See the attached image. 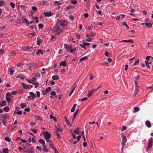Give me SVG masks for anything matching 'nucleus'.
<instances>
[{"instance_id": "1", "label": "nucleus", "mask_w": 153, "mask_h": 153, "mask_svg": "<svg viewBox=\"0 0 153 153\" xmlns=\"http://www.w3.org/2000/svg\"><path fill=\"white\" fill-rule=\"evenodd\" d=\"M53 30L55 35H57L61 33L62 30L58 25L54 26L53 28Z\"/></svg>"}, {"instance_id": "2", "label": "nucleus", "mask_w": 153, "mask_h": 153, "mask_svg": "<svg viewBox=\"0 0 153 153\" xmlns=\"http://www.w3.org/2000/svg\"><path fill=\"white\" fill-rule=\"evenodd\" d=\"M58 22L60 25L63 27H65L68 25V23L65 20H59Z\"/></svg>"}, {"instance_id": "3", "label": "nucleus", "mask_w": 153, "mask_h": 153, "mask_svg": "<svg viewBox=\"0 0 153 153\" xmlns=\"http://www.w3.org/2000/svg\"><path fill=\"white\" fill-rule=\"evenodd\" d=\"M33 47V46H31L30 47L29 46H27L26 47L22 46V49L24 51H30V49L32 48Z\"/></svg>"}, {"instance_id": "4", "label": "nucleus", "mask_w": 153, "mask_h": 153, "mask_svg": "<svg viewBox=\"0 0 153 153\" xmlns=\"http://www.w3.org/2000/svg\"><path fill=\"white\" fill-rule=\"evenodd\" d=\"M9 117L7 114H0V120H6V118L9 119Z\"/></svg>"}, {"instance_id": "5", "label": "nucleus", "mask_w": 153, "mask_h": 153, "mask_svg": "<svg viewBox=\"0 0 153 153\" xmlns=\"http://www.w3.org/2000/svg\"><path fill=\"white\" fill-rule=\"evenodd\" d=\"M152 137H151L150 139H149L148 140L147 147H148L149 149H150L152 147Z\"/></svg>"}, {"instance_id": "6", "label": "nucleus", "mask_w": 153, "mask_h": 153, "mask_svg": "<svg viewBox=\"0 0 153 153\" xmlns=\"http://www.w3.org/2000/svg\"><path fill=\"white\" fill-rule=\"evenodd\" d=\"M21 84L23 88L27 89H30L31 88L33 87L32 85H26L23 82Z\"/></svg>"}, {"instance_id": "7", "label": "nucleus", "mask_w": 153, "mask_h": 153, "mask_svg": "<svg viewBox=\"0 0 153 153\" xmlns=\"http://www.w3.org/2000/svg\"><path fill=\"white\" fill-rule=\"evenodd\" d=\"M122 136L123 137V138H122V140L121 142V144L122 145V146H124L125 145V143L127 141V139L126 137L123 135H122Z\"/></svg>"}, {"instance_id": "8", "label": "nucleus", "mask_w": 153, "mask_h": 153, "mask_svg": "<svg viewBox=\"0 0 153 153\" xmlns=\"http://www.w3.org/2000/svg\"><path fill=\"white\" fill-rule=\"evenodd\" d=\"M10 94L9 92H8L6 95V100L8 102H10L11 100V98L8 96H10Z\"/></svg>"}, {"instance_id": "9", "label": "nucleus", "mask_w": 153, "mask_h": 153, "mask_svg": "<svg viewBox=\"0 0 153 153\" xmlns=\"http://www.w3.org/2000/svg\"><path fill=\"white\" fill-rule=\"evenodd\" d=\"M45 139H49L51 137L50 133L48 131H46L44 133Z\"/></svg>"}, {"instance_id": "10", "label": "nucleus", "mask_w": 153, "mask_h": 153, "mask_svg": "<svg viewBox=\"0 0 153 153\" xmlns=\"http://www.w3.org/2000/svg\"><path fill=\"white\" fill-rule=\"evenodd\" d=\"M44 14L45 16L47 17L51 16L53 15L52 13L51 12H45Z\"/></svg>"}, {"instance_id": "11", "label": "nucleus", "mask_w": 153, "mask_h": 153, "mask_svg": "<svg viewBox=\"0 0 153 153\" xmlns=\"http://www.w3.org/2000/svg\"><path fill=\"white\" fill-rule=\"evenodd\" d=\"M52 78L54 80H57L59 79L58 76L57 75L52 76Z\"/></svg>"}, {"instance_id": "12", "label": "nucleus", "mask_w": 153, "mask_h": 153, "mask_svg": "<svg viewBox=\"0 0 153 153\" xmlns=\"http://www.w3.org/2000/svg\"><path fill=\"white\" fill-rule=\"evenodd\" d=\"M146 126L148 128H150L151 127V124L149 121H147L146 122Z\"/></svg>"}, {"instance_id": "13", "label": "nucleus", "mask_w": 153, "mask_h": 153, "mask_svg": "<svg viewBox=\"0 0 153 153\" xmlns=\"http://www.w3.org/2000/svg\"><path fill=\"white\" fill-rule=\"evenodd\" d=\"M139 87H135V89L134 91V95L135 96L139 92Z\"/></svg>"}, {"instance_id": "14", "label": "nucleus", "mask_w": 153, "mask_h": 153, "mask_svg": "<svg viewBox=\"0 0 153 153\" xmlns=\"http://www.w3.org/2000/svg\"><path fill=\"white\" fill-rule=\"evenodd\" d=\"M39 142L42 144V147H44L45 145V141L43 139H40L39 140Z\"/></svg>"}, {"instance_id": "15", "label": "nucleus", "mask_w": 153, "mask_h": 153, "mask_svg": "<svg viewBox=\"0 0 153 153\" xmlns=\"http://www.w3.org/2000/svg\"><path fill=\"white\" fill-rule=\"evenodd\" d=\"M29 94L31 96V97H32V99H33L34 98L36 97V95L32 92H30ZM30 96H28V97H30Z\"/></svg>"}, {"instance_id": "16", "label": "nucleus", "mask_w": 153, "mask_h": 153, "mask_svg": "<svg viewBox=\"0 0 153 153\" xmlns=\"http://www.w3.org/2000/svg\"><path fill=\"white\" fill-rule=\"evenodd\" d=\"M79 110L78 109L75 112L74 114V115L73 117L72 118V120L74 121V120L75 119L76 116L78 113V111H79Z\"/></svg>"}, {"instance_id": "17", "label": "nucleus", "mask_w": 153, "mask_h": 153, "mask_svg": "<svg viewBox=\"0 0 153 153\" xmlns=\"http://www.w3.org/2000/svg\"><path fill=\"white\" fill-rule=\"evenodd\" d=\"M76 105H77L76 103H75L74 104V105L72 107V108L71 110V112H73L74 111L75 108L76 106Z\"/></svg>"}, {"instance_id": "18", "label": "nucleus", "mask_w": 153, "mask_h": 153, "mask_svg": "<svg viewBox=\"0 0 153 153\" xmlns=\"http://www.w3.org/2000/svg\"><path fill=\"white\" fill-rule=\"evenodd\" d=\"M37 65L35 63H33L31 65L30 67L33 69H35L37 67Z\"/></svg>"}, {"instance_id": "19", "label": "nucleus", "mask_w": 153, "mask_h": 153, "mask_svg": "<svg viewBox=\"0 0 153 153\" xmlns=\"http://www.w3.org/2000/svg\"><path fill=\"white\" fill-rule=\"evenodd\" d=\"M121 42H133L132 41L131 39L123 40L121 41Z\"/></svg>"}, {"instance_id": "20", "label": "nucleus", "mask_w": 153, "mask_h": 153, "mask_svg": "<svg viewBox=\"0 0 153 153\" xmlns=\"http://www.w3.org/2000/svg\"><path fill=\"white\" fill-rule=\"evenodd\" d=\"M67 64L65 61H63L62 62L60 63V65H62L64 66H66Z\"/></svg>"}, {"instance_id": "21", "label": "nucleus", "mask_w": 153, "mask_h": 153, "mask_svg": "<svg viewBox=\"0 0 153 153\" xmlns=\"http://www.w3.org/2000/svg\"><path fill=\"white\" fill-rule=\"evenodd\" d=\"M3 110L5 112H8L9 111V108L8 106H5L4 107Z\"/></svg>"}, {"instance_id": "22", "label": "nucleus", "mask_w": 153, "mask_h": 153, "mask_svg": "<svg viewBox=\"0 0 153 153\" xmlns=\"http://www.w3.org/2000/svg\"><path fill=\"white\" fill-rule=\"evenodd\" d=\"M134 112H135V113L138 112L140 110V108L138 107H134Z\"/></svg>"}, {"instance_id": "23", "label": "nucleus", "mask_w": 153, "mask_h": 153, "mask_svg": "<svg viewBox=\"0 0 153 153\" xmlns=\"http://www.w3.org/2000/svg\"><path fill=\"white\" fill-rule=\"evenodd\" d=\"M145 25H146V26L148 28L151 27H152V24L150 23H145Z\"/></svg>"}, {"instance_id": "24", "label": "nucleus", "mask_w": 153, "mask_h": 153, "mask_svg": "<svg viewBox=\"0 0 153 153\" xmlns=\"http://www.w3.org/2000/svg\"><path fill=\"white\" fill-rule=\"evenodd\" d=\"M2 153H9V150L8 148H5L3 149Z\"/></svg>"}, {"instance_id": "25", "label": "nucleus", "mask_w": 153, "mask_h": 153, "mask_svg": "<svg viewBox=\"0 0 153 153\" xmlns=\"http://www.w3.org/2000/svg\"><path fill=\"white\" fill-rule=\"evenodd\" d=\"M79 128H78L76 129H74V133L76 134H79Z\"/></svg>"}, {"instance_id": "26", "label": "nucleus", "mask_w": 153, "mask_h": 153, "mask_svg": "<svg viewBox=\"0 0 153 153\" xmlns=\"http://www.w3.org/2000/svg\"><path fill=\"white\" fill-rule=\"evenodd\" d=\"M36 34V33L35 32H33L29 34H28V36L29 37H32L33 36H35Z\"/></svg>"}, {"instance_id": "27", "label": "nucleus", "mask_w": 153, "mask_h": 153, "mask_svg": "<svg viewBox=\"0 0 153 153\" xmlns=\"http://www.w3.org/2000/svg\"><path fill=\"white\" fill-rule=\"evenodd\" d=\"M8 71H9L10 74L11 75H12L14 72L13 70L10 68H9L8 69Z\"/></svg>"}, {"instance_id": "28", "label": "nucleus", "mask_w": 153, "mask_h": 153, "mask_svg": "<svg viewBox=\"0 0 153 153\" xmlns=\"http://www.w3.org/2000/svg\"><path fill=\"white\" fill-rule=\"evenodd\" d=\"M88 59L87 56H84L81 58L79 60V61H82L87 60Z\"/></svg>"}, {"instance_id": "29", "label": "nucleus", "mask_w": 153, "mask_h": 153, "mask_svg": "<svg viewBox=\"0 0 153 153\" xmlns=\"http://www.w3.org/2000/svg\"><path fill=\"white\" fill-rule=\"evenodd\" d=\"M6 102L5 100L1 102L0 103V105L1 106H3L5 105Z\"/></svg>"}, {"instance_id": "30", "label": "nucleus", "mask_w": 153, "mask_h": 153, "mask_svg": "<svg viewBox=\"0 0 153 153\" xmlns=\"http://www.w3.org/2000/svg\"><path fill=\"white\" fill-rule=\"evenodd\" d=\"M93 91H88V94L87 95L88 97H89L93 94Z\"/></svg>"}, {"instance_id": "31", "label": "nucleus", "mask_w": 153, "mask_h": 153, "mask_svg": "<svg viewBox=\"0 0 153 153\" xmlns=\"http://www.w3.org/2000/svg\"><path fill=\"white\" fill-rule=\"evenodd\" d=\"M20 106L22 108H24L26 107V104L25 103H22L20 104Z\"/></svg>"}, {"instance_id": "32", "label": "nucleus", "mask_w": 153, "mask_h": 153, "mask_svg": "<svg viewBox=\"0 0 153 153\" xmlns=\"http://www.w3.org/2000/svg\"><path fill=\"white\" fill-rule=\"evenodd\" d=\"M45 53L44 51L42 50L41 49H39V55L40 54H43Z\"/></svg>"}, {"instance_id": "33", "label": "nucleus", "mask_w": 153, "mask_h": 153, "mask_svg": "<svg viewBox=\"0 0 153 153\" xmlns=\"http://www.w3.org/2000/svg\"><path fill=\"white\" fill-rule=\"evenodd\" d=\"M71 2L74 5H75L77 3V1L76 0H71Z\"/></svg>"}, {"instance_id": "34", "label": "nucleus", "mask_w": 153, "mask_h": 153, "mask_svg": "<svg viewBox=\"0 0 153 153\" xmlns=\"http://www.w3.org/2000/svg\"><path fill=\"white\" fill-rule=\"evenodd\" d=\"M10 5L13 8H14L15 7V4L13 2H11L10 3Z\"/></svg>"}, {"instance_id": "35", "label": "nucleus", "mask_w": 153, "mask_h": 153, "mask_svg": "<svg viewBox=\"0 0 153 153\" xmlns=\"http://www.w3.org/2000/svg\"><path fill=\"white\" fill-rule=\"evenodd\" d=\"M76 50V48H74L72 49H71L70 50V52L71 53H73L74 51H75Z\"/></svg>"}, {"instance_id": "36", "label": "nucleus", "mask_w": 153, "mask_h": 153, "mask_svg": "<svg viewBox=\"0 0 153 153\" xmlns=\"http://www.w3.org/2000/svg\"><path fill=\"white\" fill-rule=\"evenodd\" d=\"M15 113H16V112H14V114H15ZM16 113L17 114V115H22V111H18V112H16Z\"/></svg>"}, {"instance_id": "37", "label": "nucleus", "mask_w": 153, "mask_h": 153, "mask_svg": "<svg viewBox=\"0 0 153 153\" xmlns=\"http://www.w3.org/2000/svg\"><path fill=\"white\" fill-rule=\"evenodd\" d=\"M36 123L35 122H31L29 123V125L31 126H34L36 124Z\"/></svg>"}, {"instance_id": "38", "label": "nucleus", "mask_w": 153, "mask_h": 153, "mask_svg": "<svg viewBox=\"0 0 153 153\" xmlns=\"http://www.w3.org/2000/svg\"><path fill=\"white\" fill-rule=\"evenodd\" d=\"M44 27V25L41 23L39 24V29H41L42 28Z\"/></svg>"}, {"instance_id": "39", "label": "nucleus", "mask_w": 153, "mask_h": 153, "mask_svg": "<svg viewBox=\"0 0 153 153\" xmlns=\"http://www.w3.org/2000/svg\"><path fill=\"white\" fill-rule=\"evenodd\" d=\"M4 139L5 140L7 141L8 142H10L11 141V139L8 137H5Z\"/></svg>"}, {"instance_id": "40", "label": "nucleus", "mask_w": 153, "mask_h": 153, "mask_svg": "<svg viewBox=\"0 0 153 153\" xmlns=\"http://www.w3.org/2000/svg\"><path fill=\"white\" fill-rule=\"evenodd\" d=\"M23 150L24 151L28 152V149H27L25 146H24L23 149Z\"/></svg>"}, {"instance_id": "41", "label": "nucleus", "mask_w": 153, "mask_h": 153, "mask_svg": "<svg viewBox=\"0 0 153 153\" xmlns=\"http://www.w3.org/2000/svg\"><path fill=\"white\" fill-rule=\"evenodd\" d=\"M56 129L57 130L56 131H60L62 132V129L61 128H56Z\"/></svg>"}, {"instance_id": "42", "label": "nucleus", "mask_w": 153, "mask_h": 153, "mask_svg": "<svg viewBox=\"0 0 153 153\" xmlns=\"http://www.w3.org/2000/svg\"><path fill=\"white\" fill-rule=\"evenodd\" d=\"M51 90V88L50 87H48L45 89V90L48 93Z\"/></svg>"}, {"instance_id": "43", "label": "nucleus", "mask_w": 153, "mask_h": 153, "mask_svg": "<svg viewBox=\"0 0 153 153\" xmlns=\"http://www.w3.org/2000/svg\"><path fill=\"white\" fill-rule=\"evenodd\" d=\"M145 63L146 65V66L148 68H150L149 63V62L147 61H145Z\"/></svg>"}, {"instance_id": "44", "label": "nucleus", "mask_w": 153, "mask_h": 153, "mask_svg": "<svg viewBox=\"0 0 153 153\" xmlns=\"http://www.w3.org/2000/svg\"><path fill=\"white\" fill-rule=\"evenodd\" d=\"M17 78H19L20 79H22V80L24 79V78L22 76H20V75H18L17 76Z\"/></svg>"}, {"instance_id": "45", "label": "nucleus", "mask_w": 153, "mask_h": 153, "mask_svg": "<svg viewBox=\"0 0 153 153\" xmlns=\"http://www.w3.org/2000/svg\"><path fill=\"white\" fill-rule=\"evenodd\" d=\"M65 121L66 122V123L69 125V123L68 121V119L66 117H65Z\"/></svg>"}, {"instance_id": "46", "label": "nucleus", "mask_w": 153, "mask_h": 153, "mask_svg": "<svg viewBox=\"0 0 153 153\" xmlns=\"http://www.w3.org/2000/svg\"><path fill=\"white\" fill-rule=\"evenodd\" d=\"M110 53H109V52L107 51H106L105 52V55L107 57L109 56L108 55Z\"/></svg>"}, {"instance_id": "47", "label": "nucleus", "mask_w": 153, "mask_h": 153, "mask_svg": "<svg viewBox=\"0 0 153 153\" xmlns=\"http://www.w3.org/2000/svg\"><path fill=\"white\" fill-rule=\"evenodd\" d=\"M126 128V126H123L122 127L121 129V131H123L124 130H125Z\"/></svg>"}, {"instance_id": "48", "label": "nucleus", "mask_w": 153, "mask_h": 153, "mask_svg": "<svg viewBox=\"0 0 153 153\" xmlns=\"http://www.w3.org/2000/svg\"><path fill=\"white\" fill-rule=\"evenodd\" d=\"M4 4V1H0V7L3 5Z\"/></svg>"}, {"instance_id": "49", "label": "nucleus", "mask_w": 153, "mask_h": 153, "mask_svg": "<svg viewBox=\"0 0 153 153\" xmlns=\"http://www.w3.org/2000/svg\"><path fill=\"white\" fill-rule=\"evenodd\" d=\"M26 81L29 83L32 84H34L33 83H32V81L31 79H27L26 80Z\"/></svg>"}, {"instance_id": "50", "label": "nucleus", "mask_w": 153, "mask_h": 153, "mask_svg": "<svg viewBox=\"0 0 153 153\" xmlns=\"http://www.w3.org/2000/svg\"><path fill=\"white\" fill-rule=\"evenodd\" d=\"M51 95L54 96L56 94V93L55 91H52L51 92Z\"/></svg>"}, {"instance_id": "51", "label": "nucleus", "mask_w": 153, "mask_h": 153, "mask_svg": "<svg viewBox=\"0 0 153 153\" xmlns=\"http://www.w3.org/2000/svg\"><path fill=\"white\" fill-rule=\"evenodd\" d=\"M47 93L48 92L45 90H44L42 91V94L44 95H46L47 94Z\"/></svg>"}, {"instance_id": "52", "label": "nucleus", "mask_w": 153, "mask_h": 153, "mask_svg": "<svg viewBox=\"0 0 153 153\" xmlns=\"http://www.w3.org/2000/svg\"><path fill=\"white\" fill-rule=\"evenodd\" d=\"M44 148L43 149V150L44 151V152H48V150L45 148V146H44V147H43Z\"/></svg>"}, {"instance_id": "53", "label": "nucleus", "mask_w": 153, "mask_h": 153, "mask_svg": "<svg viewBox=\"0 0 153 153\" xmlns=\"http://www.w3.org/2000/svg\"><path fill=\"white\" fill-rule=\"evenodd\" d=\"M32 9L34 11H36L37 9V8L35 6H33L32 7Z\"/></svg>"}, {"instance_id": "54", "label": "nucleus", "mask_w": 153, "mask_h": 153, "mask_svg": "<svg viewBox=\"0 0 153 153\" xmlns=\"http://www.w3.org/2000/svg\"><path fill=\"white\" fill-rule=\"evenodd\" d=\"M31 130L35 134L37 132V130L36 129H31Z\"/></svg>"}, {"instance_id": "55", "label": "nucleus", "mask_w": 153, "mask_h": 153, "mask_svg": "<svg viewBox=\"0 0 153 153\" xmlns=\"http://www.w3.org/2000/svg\"><path fill=\"white\" fill-rule=\"evenodd\" d=\"M87 143L86 142H84L83 144V146L84 147H85L87 146Z\"/></svg>"}, {"instance_id": "56", "label": "nucleus", "mask_w": 153, "mask_h": 153, "mask_svg": "<svg viewBox=\"0 0 153 153\" xmlns=\"http://www.w3.org/2000/svg\"><path fill=\"white\" fill-rule=\"evenodd\" d=\"M30 110V108L28 107L26 108L25 109V111L27 112H29Z\"/></svg>"}, {"instance_id": "57", "label": "nucleus", "mask_w": 153, "mask_h": 153, "mask_svg": "<svg viewBox=\"0 0 153 153\" xmlns=\"http://www.w3.org/2000/svg\"><path fill=\"white\" fill-rule=\"evenodd\" d=\"M24 23V22H25V23L26 24H28V22H28V20L26 19H24V21H23V22Z\"/></svg>"}, {"instance_id": "58", "label": "nucleus", "mask_w": 153, "mask_h": 153, "mask_svg": "<svg viewBox=\"0 0 153 153\" xmlns=\"http://www.w3.org/2000/svg\"><path fill=\"white\" fill-rule=\"evenodd\" d=\"M83 44L84 46H88L90 45V43H89L86 42L84 43H83Z\"/></svg>"}, {"instance_id": "59", "label": "nucleus", "mask_w": 153, "mask_h": 153, "mask_svg": "<svg viewBox=\"0 0 153 153\" xmlns=\"http://www.w3.org/2000/svg\"><path fill=\"white\" fill-rule=\"evenodd\" d=\"M137 82H138L137 80H135L134 81V83H135V87H138V84H137Z\"/></svg>"}, {"instance_id": "60", "label": "nucleus", "mask_w": 153, "mask_h": 153, "mask_svg": "<svg viewBox=\"0 0 153 153\" xmlns=\"http://www.w3.org/2000/svg\"><path fill=\"white\" fill-rule=\"evenodd\" d=\"M17 93V92L16 91L11 92V94L13 95H15Z\"/></svg>"}, {"instance_id": "61", "label": "nucleus", "mask_w": 153, "mask_h": 153, "mask_svg": "<svg viewBox=\"0 0 153 153\" xmlns=\"http://www.w3.org/2000/svg\"><path fill=\"white\" fill-rule=\"evenodd\" d=\"M84 17L85 18H87L88 17V13H85L84 15Z\"/></svg>"}, {"instance_id": "62", "label": "nucleus", "mask_w": 153, "mask_h": 153, "mask_svg": "<svg viewBox=\"0 0 153 153\" xmlns=\"http://www.w3.org/2000/svg\"><path fill=\"white\" fill-rule=\"evenodd\" d=\"M69 18L71 20H73L74 19V16H69Z\"/></svg>"}, {"instance_id": "63", "label": "nucleus", "mask_w": 153, "mask_h": 153, "mask_svg": "<svg viewBox=\"0 0 153 153\" xmlns=\"http://www.w3.org/2000/svg\"><path fill=\"white\" fill-rule=\"evenodd\" d=\"M1 121L2 122L3 124L4 125H5L6 123V122L5 121V120H1Z\"/></svg>"}, {"instance_id": "64", "label": "nucleus", "mask_w": 153, "mask_h": 153, "mask_svg": "<svg viewBox=\"0 0 153 153\" xmlns=\"http://www.w3.org/2000/svg\"><path fill=\"white\" fill-rule=\"evenodd\" d=\"M21 8L23 10H24L25 9V5H22L21 6Z\"/></svg>"}]
</instances>
